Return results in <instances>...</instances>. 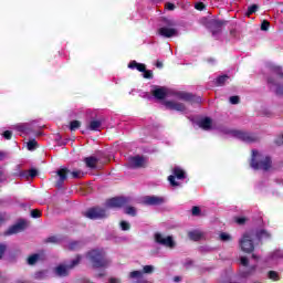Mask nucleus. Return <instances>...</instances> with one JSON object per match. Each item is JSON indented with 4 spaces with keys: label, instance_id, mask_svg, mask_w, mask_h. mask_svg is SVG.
Returning <instances> with one entry per match:
<instances>
[{
    "label": "nucleus",
    "instance_id": "4",
    "mask_svg": "<svg viewBox=\"0 0 283 283\" xmlns=\"http://www.w3.org/2000/svg\"><path fill=\"white\" fill-rule=\"evenodd\" d=\"M82 216L88 220H105L106 218H109L107 208H101L98 206L88 208L86 211L82 212Z\"/></svg>",
    "mask_w": 283,
    "mask_h": 283
},
{
    "label": "nucleus",
    "instance_id": "21",
    "mask_svg": "<svg viewBox=\"0 0 283 283\" xmlns=\"http://www.w3.org/2000/svg\"><path fill=\"white\" fill-rule=\"evenodd\" d=\"M84 163L88 169H96V165L98 164V158L95 156L86 157Z\"/></svg>",
    "mask_w": 283,
    "mask_h": 283
},
{
    "label": "nucleus",
    "instance_id": "25",
    "mask_svg": "<svg viewBox=\"0 0 283 283\" xmlns=\"http://www.w3.org/2000/svg\"><path fill=\"white\" fill-rule=\"evenodd\" d=\"M190 240H193V242H198L199 240H202V233L200 230L190 231L188 233Z\"/></svg>",
    "mask_w": 283,
    "mask_h": 283
},
{
    "label": "nucleus",
    "instance_id": "12",
    "mask_svg": "<svg viewBox=\"0 0 283 283\" xmlns=\"http://www.w3.org/2000/svg\"><path fill=\"white\" fill-rule=\"evenodd\" d=\"M142 202L146 207H160V205H165V199L158 196H145Z\"/></svg>",
    "mask_w": 283,
    "mask_h": 283
},
{
    "label": "nucleus",
    "instance_id": "2",
    "mask_svg": "<svg viewBox=\"0 0 283 283\" xmlns=\"http://www.w3.org/2000/svg\"><path fill=\"white\" fill-rule=\"evenodd\" d=\"M250 166L255 171H271L273 169V160L271 157L264 156L260 151L253 149Z\"/></svg>",
    "mask_w": 283,
    "mask_h": 283
},
{
    "label": "nucleus",
    "instance_id": "19",
    "mask_svg": "<svg viewBox=\"0 0 283 283\" xmlns=\"http://www.w3.org/2000/svg\"><path fill=\"white\" fill-rule=\"evenodd\" d=\"M54 272L57 277H67L70 275V268L67 265H57Z\"/></svg>",
    "mask_w": 283,
    "mask_h": 283
},
{
    "label": "nucleus",
    "instance_id": "6",
    "mask_svg": "<svg viewBox=\"0 0 283 283\" xmlns=\"http://www.w3.org/2000/svg\"><path fill=\"white\" fill-rule=\"evenodd\" d=\"M67 174H71L73 178H83V176H85V174L81 170L70 171V169H67V168H61L56 171L59 179L55 184V187L57 189H63V182H65V180H67Z\"/></svg>",
    "mask_w": 283,
    "mask_h": 283
},
{
    "label": "nucleus",
    "instance_id": "27",
    "mask_svg": "<svg viewBox=\"0 0 283 283\" xmlns=\"http://www.w3.org/2000/svg\"><path fill=\"white\" fill-rule=\"evenodd\" d=\"M254 235H256V238L259 240H262V238H271V233H269V231L262 229V230H258L256 232H254Z\"/></svg>",
    "mask_w": 283,
    "mask_h": 283
},
{
    "label": "nucleus",
    "instance_id": "23",
    "mask_svg": "<svg viewBox=\"0 0 283 283\" xmlns=\"http://www.w3.org/2000/svg\"><path fill=\"white\" fill-rule=\"evenodd\" d=\"M255 269H258V265H252L250 269L240 272L239 276L247 280V277H251L255 273Z\"/></svg>",
    "mask_w": 283,
    "mask_h": 283
},
{
    "label": "nucleus",
    "instance_id": "14",
    "mask_svg": "<svg viewBox=\"0 0 283 283\" xmlns=\"http://www.w3.org/2000/svg\"><path fill=\"white\" fill-rule=\"evenodd\" d=\"M129 165L133 169H140L147 165V159L140 155L129 158Z\"/></svg>",
    "mask_w": 283,
    "mask_h": 283
},
{
    "label": "nucleus",
    "instance_id": "56",
    "mask_svg": "<svg viewBox=\"0 0 283 283\" xmlns=\"http://www.w3.org/2000/svg\"><path fill=\"white\" fill-rule=\"evenodd\" d=\"M241 264H242L243 266H249V259H248L247 256H242V258H241Z\"/></svg>",
    "mask_w": 283,
    "mask_h": 283
},
{
    "label": "nucleus",
    "instance_id": "20",
    "mask_svg": "<svg viewBox=\"0 0 283 283\" xmlns=\"http://www.w3.org/2000/svg\"><path fill=\"white\" fill-rule=\"evenodd\" d=\"M20 178H25L29 180V178H36L39 176V170L36 168H31L30 170H23L19 174Z\"/></svg>",
    "mask_w": 283,
    "mask_h": 283
},
{
    "label": "nucleus",
    "instance_id": "32",
    "mask_svg": "<svg viewBox=\"0 0 283 283\" xmlns=\"http://www.w3.org/2000/svg\"><path fill=\"white\" fill-rule=\"evenodd\" d=\"M82 259L83 258L81 256V254H77L76 258L71 261V264L67 265V269L72 270L74 269V266H78V264H81Z\"/></svg>",
    "mask_w": 283,
    "mask_h": 283
},
{
    "label": "nucleus",
    "instance_id": "60",
    "mask_svg": "<svg viewBox=\"0 0 283 283\" xmlns=\"http://www.w3.org/2000/svg\"><path fill=\"white\" fill-rule=\"evenodd\" d=\"M155 66H156L158 70H163V67H164L163 61L157 60L156 63H155Z\"/></svg>",
    "mask_w": 283,
    "mask_h": 283
},
{
    "label": "nucleus",
    "instance_id": "24",
    "mask_svg": "<svg viewBox=\"0 0 283 283\" xmlns=\"http://www.w3.org/2000/svg\"><path fill=\"white\" fill-rule=\"evenodd\" d=\"M211 123L212 122L210 117H205L199 122V127H201V129H205L206 132H209V129H211Z\"/></svg>",
    "mask_w": 283,
    "mask_h": 283
},
{
    "label": "nucleus",
    "instance_id": "29",
    "mask_svg": "<svg viewBox=\"0 0 283 283\" xmlns=\"http://www.w3.org/2000/svg\"><path fill=\"white\" fill-rule=\"evenodd\" d=\"M258 10H260V6L251 4L250 7H248V10L245 12V17H251V14H255V12H258Z\"/></svg>",
    "mask_w": 283,
    "mask_h": 283
},
{
    "label": "nucleus",
    "instance_id": "8",
    "mask_svg": "<svg viewBox=\"0 0 283 283\" xmlns=\"http://www.w3.org/2000/svg\"><path fill=\"white\" fill-rule=\"evenodd\" d=\"M132 202V198L129 197H113L107 199L105 202L106 209H123V207H127Z\"/></svg>",
    "mask_w": 283,
    "mask_h": 283
},
{
    "label": "nucleus",
    "instance_id": "59",
    "mask_svg": "<svg viewBox=\"0 0 283 283\" xmlns=\"http://www.w3.org/2000/svg\"><path fill=\"white\" fill-rule=\"evenodd\" d=\"M270 70H272V72H282V66L272 65Z\"/></svg>",
    "mask_w": 283,
    "mask_h": 283
},
{
    "label": "nucleus",
    "instance_id": "16",
    "mask_svg": "<svg viewBox=\"0 0 283 283\" xmlns=\"http://www.w3.org/2000/svg\"><path fill=\"white\" fill-rule=\"evenodd\" d=\"M12 129H15V132H21L22 134H32L33 132L32 124L30 123L13 125Z\"/></svg>",
    "mask_w": 283,
    "mask_h": 283
},
{
    "label": "nucleus",
    "instance_id": "10",
    "mask_svg": "<svg viewBox=\"0 0 283 283\" xmlns=\"http://www.w3.org/2000/svg\"><path fill=\"white\" fill-rule=\"evenodd\" d=\"M155 242L167 249H176V241H174V237L171 235L165 237L160 232H157L155 233Z\"/></svg>",
    "mask_w": 283,
    "mask_h": 283
},
{
    "label": "nucleus",
    "instance_id": "43",
    "mask_svg": "<svg viewBox=\"0 0 283 283\" xmlns=\"http://www.w3.org/2000/svg\"><path fill=\"white\" fill-rule=\"evenodd\" d=\"M55 140H56V143H57V145H59L60 147H63V146L67 145V140H69V139L62 140L61 135H57V136L55 137Z\"/></svg>",
    "mask_w": 283,
    "mask_h": 283
},
{
    "label": "nucleus",
    "instance_id": "28",
    "mask_svg": "<svg viewBox=\"0 0 283 283\" xmlns=\"http://www.w3.org/2000/svg\"><path fill=\"white\" fill-rule=\"evenodd\" d=\"M45 244H61V238L56 235L49 237L44 240Z\"/></svg>",
    "mask_w": 283,
    "mask_h": 283
},
{
    "label": "nucleus",
    "instance_id": "48",
    "mask_svg": "<svg viewBox=\"0 0 283 283\" xmlns=\"http://www.w3.org/2000/svg\"><path fill=\"white\" fill-rule=\"evenodd\" d=\"M184 266L185 269H191V266H193V260L186 259V261L184 262Z\"/></svg>",
    "mask_w": 283,
    "mask_h": 283
},
{
    "label": "nucleus",
    "instance_id": "39",
    "mask_svg": "<svg viewBox=\"0 0 283 283\" xmlns=\"http://www.w3.org/2000/svg\"><path fill=\"white\" fill-rule=\"evenodd\" d=\"M124 212L126 216H133V218L136 217V208L134 207H126Z\"/></svg>",
    "mask_w": 283,
    "mask_h": 283
},
{
    "label": "nucleus",
    "instance_id": "46",
    "mask_svg": "<svg viewBox=\"0 0 283 283\" xmlns=\"http://www.w3.org/2000/svg\"><path fill=\"white\" fill-rule=\"evenodd\" d=\"M229 101H230L231 105H238V104H240V96H238V95L231 96L229 98Z\"/></svg>",
    "mask_w": 283,
    "mask_h": 283
},
{
    "label": "nucleus",
    "instance_id": "58",
    "mask_svg": "<svg viewBox=\"0 0 283 283\" xmlns=\"http://www.w3.org/2000/svg\"><path fill=\"white\" fill-rule=\"evenodd\" d=\"M6 220H8V217L6 216V213L0 212V227L1 224H3V222H6Z\"/></svg>",
    "mask_w": 283,
    "mask_h": 283
},
{
    "label": "nucleus",
    "instance_id": "49",
    "mask_svg": "<svg viewBox=\"0 0 283 283\" xmlns=\"http://www.w3.org/2000/svg\"><path fill=\"white\" fill-rule=\"evenodd\" d=\"M220 240H222V242H229V240H231V237L229 235V233H221L220 234Z\"/></svg>",
    "mask_w": 283,
    "mask_h": 283
},
{
    "label": "nucleus",
    "instance_id": "53",
    "mask_svg": "<svg viewBox=\"0 0 283 283\" xmlns=\"http://www.w3.org/2000/svg\"><path fill=\"white\" fill-rule=\"evenodd\" d=\"M31 218H41V212L38 209L31 210Z\"/></svg>",
    "mask_w": 283,
    "mask_h": 283
},
{
    "label": "nucleus",
    "instance_id": "45",
    "mask_svg": "<svg viewBox=\"0 0 283 283\" xmlns=\"http://www.w3.org/2000/svg\"><path fill=\"white\" fill-rule=\"evenodd\" d=\"M268 275H269L270 280H274L275 282H277V280H280V276L277 275V272H275V271H270L268 273Z\"/></svg>",
    "mask_w": 283,
    "mask_h": 283
},
{
    "label": "nucleus",
    "instance_id": "54",
    "mask_svg": "<svg viewBox=\"0 0 283 283\" xmlns=\"http://www.w3.org/2000/svg\"><path fill=\"white\" fill-rule=\"evenodd\" d=\"M165 8H166V10L172 11V10H176V4H174V3H171V2H167V3L165 4Z\"/></svg>",
    "mask_w": 283,
    "mask_h": 283
},
{
    "label": "nucleus",
    "instance_id": "62",
    "mask_svg": "<svg viewBox=\"0 0 283 283\" xmlns=\"http://www.w3.org/2000/svg\"><path fill=\"white\" fill-rule=\"evenodd\" d=\"M108 283H120V281L118 279H116V277H111L108 280Z\"/></svg>",
    "mask_w": 283,
    "mask_h": 283
},
{
    "label": "nucleus",
    "instance_id": "57",
    "mask_svg": "<svg viewBox=\"0 0 283 283\" xmlns=\"http://www.w3.org/2000/svg\"><path fill=\"white\" fill-rule=\"evenodd\" d=\"M143 77L144 78H154V73H151V72H144L143 73Z\"/></svg>",
    "mask_w": 283,
    "mask_h": 283
},
{
    "label": "nucleus",
    "instance_id": "22",
    "mask_svg": "<svg viewBox=\"0 0 283 283\" xmlns=\"http://www.w3.org/2000/svg\"><path fill=\"white\" fill-rule=\"evenodd\" d=\"M85 243L83 241H71L67 245L69 251H80L83 249Z\"/></svg>",
    "mask_w": 283,
    "mask_h": 283
},
{
    "label": "nucleus",
    "instance_id": "44",
    "mask_svg": "<svg viewBox=\"0 0 283 283\" xmlns=\"http://www.w3.org/2000/svg\"><path fill=\"white\" fill-rule=\"evenodd\" d=\"M168 181L170 182L171 187H179L180 184H178V181H176V176L170 175L168 177Z\"/></svg>",
    "mask_w": 283,
    "mask_h": 283
},
{
    "label": "nucleus",
    "instance_id": "17",
    "mask_svg": "<svg viewBox=\"0 0 283 283\" xmlns=\"http://www.w3.org/2000/svg\"><path fill=\"white\" fill-rule=\"evenodd\" d=\"M129 70H137V72H151V70H147V65L144 63H138L137 61L133 60L128 63Z\"/></svg>",
    "mask_w": 283,
    "mask_h": 283
},
{
    "label": "nucleus",
    "instance_id": "11",
    "mask_svg": "<svg viewBox=\"0 0 283 283\" xmlns=\"http://www.w3.org/2000/svg\"><path fill=\"white\" fill-rule=\"evenodd\" d=\"M28 227V222L25 220L20 219L15 224L8 228L7 231H4L3 235H17V233H21V231H25V228Z\"/></svg>",
    "mask_w": 283,
    "mask_h": 283
},
{
    "label": "nucleus",
    "instance_id": "7",
    "mask_svg": "<svg viewBox=\"0 0 283 283\" xmlns=\"http://www.w3.org/2000/svg\"><path fill=\"white\" fill-rule=\"evenodd\" d=\"M283 81V73L279 72L275 73L274 76L268 78V85L271 90V92H274L276 96H283V86L280 85Z\"/></svg>",
    "mask_w": 283,
    "mask_h": 283
},
{
    "label": "nucleus",
    "instance_id": "64",
    "mask_svg": "<svg viewBox=\"0 0 283 283\" xmlns=\"http://www.w3.org/2000/svg\"><path fill=\"white\" fill-rule=\"evenodd\" d=\"M137 283H151L150 281H147V280H140L138 281Z\"/></svg>",
    "mask_w": 283,
    "mask_h": 283
},
{
    "label": "nucleus",
    "instance_id": "1",
    "mask_svg": "<svg viewBox=\"0 0 283 283\" xmlns=\"http://www.w3.org/2000/svg\"><path fill=\"white\" fill-rule=\"evenodd\" d=\"M153 96L157 101H164L167 96H177L179 101H187L188 103H202V97L196 96L187 92H177L165 86H158L153 91Z\"/></svg>",
    "mask_w": 283,
    "mask_h": 283
},
{
    "label": "nucleus",
    "instance_id": "13",
    "mask_svg": "<svg viewBox=\"0 0 283 283\" xmlns=\"http://www.w3.org/2000/svg\"><path fill=\"white\" fill-rule=\"evenodd\" d=\"M229 21L227 20H212L210 22V31L212 35L216 36V34H220V32H222V27L227 25Z\"/></svg>",
    "mask_w": 283,
    "mask_h": 283
},
{
    "label": "nucleus",
    "instance_id": "42",
    "mask_svg": "<svg viewBox=\"0 0 283 283\" xmlns=\"http://www.w3.org/2000/svg\"><path fill=\"white\" fill-rule=\"evenodd\" d=\"M269 28H271V22H269V20H263L261 23V30L263 32H266V30H269Z\"/></svg>",
    "mask_w": 283,
    "mask_h": 283
},
{
    "label": "nucleus",
    "instance_id": "37",
    "mask_svg": "<svg viewBox=\"0 0 283 283\" xmlns=\"http://www.w3.org/2000/svg\"><path fill=\"white\" fill-rule=\"evenodd\" d=\"M199 253H201L202 255L207 254V253H211L213 251V248L208 247V245H201L198 248Z\"/></svg>",
    "mask_w": 283,
    "mask_h": 283
},
{
    "label": "nucleus",
    "instance_id": "61",
    "mask_svg": "<svg viewBox=\"0 0 283 283\" xmlns=\"http://www.w3.org/2000/svg\"><path fill=\"white\" fill-rule=\"evenodd\" d=\"M166 24L168 25V28H174V25H176V23H174V21L171 20H166Z\"/></svg>",
    "mask_w": 283,
    "mask_h": 283
},
{
    "label": "nucleus",
    "instance_id": "18",
    "mask_svg": "<svg viewBox=\"0 0 283 283\" xmlns=\"http://www.w3.org/2000/svg\"><path fill=\"white\" fill-rule=\"evenodd\" d=\"M165 105L166 107H168V109H172L175 112H185L187 109V107H185V104L178 102L168 101L165 103Z\"/></svg>",
    "mask_w": 283,
    "mask_h": 283
},
{
    "label": "nucleus",
    "instance_id": "30",
    "mask_svg": "<svg viewBox=\"0 0 283 283\" xmlns=\"http://www.w3.org/2000/svg\"><path fill=\"white\" fill-rule=\"evenodd\" d=\"M174 175L176 178H178V180H185V178H186V174L179 167L174 169Z\"/></svg>",
    "mask_w": 283,
    "mask_h": 283
},
{
    "label": "nucleus",
    "instance_id": "34",
    "mask_svg": "<svg viewBox=\"0 0 283 283\" xmlns=\"http://www.w3.org/2000/svg\"><path fill=\"white\" fill-rule=\"evenodd\" d=\"M128 277L129 280H140V277H143V271H133L129 273Z\"/></svg>",
    "mask_w": 283,
    "mask_h": 283
},
{
    "label": "nucleus",
    "instance_id": "5",
    "mask_svg": "<svg viewBox=\"0 0 283 283\" xmlns=\"http://www.w3.org/2000/svg\"><path fill=\"white\" fill-rule=\"evenodd\" d=\"M255 237V231L250 230L245 232L239 241L241 251L244 253H253L255 251V245L253 244V238Z\"/></svg>",
    "mask_w": 283,
    "mask_h": 283
},
{
    "label": "nucleus",
    "instance_id": "47",
    "mask_svg": "<svg viewBox=\"0 0 283 283\" xmlns=\"http://www.w3.org/2000/svg\"><path fill=\"white\" fill-rule=\"evenodd\" d=\"M120 229H122V231H129V229H130L129 222L122 221L120 222Z\"/></svg>",
    "mask_w": 283,
    "mask_h": 283
},
{
    "label": "nucleus",
    "instance_id": "3",
    "mask_svg": "<svg viewBox=\"0 0 283 283\" xmlns=\"http://www.w3.org/2000/svg\"><path fill=\"white\" fill-rule=\"evenodd\" d=\"M86 258L90 260L94 269H107L112 261L105 258V252L101 250H92L86 254Z\"/></svg>",
    "mask_w": 283,
    "mask_h": 283
},
{
    "label": "nucleus",
    "instance_id": "36",
    "mask_svg": "<svg viewBox=\"0 0 283 283\" xmlns=\"http://www.w3.org/2000/svg\"><path fill=\"white\" fill-rule=\"evenodd\" d=\"M283 258V251L282 250H276L271 253L270 260H280Z\"/></svg>",
    "mask_w": 283,
    "mask_h": 283
},
{
    "label": "nucleus",
    "instance_id": "33",
    "mask_svg": "<svg viewBox=\"0 0 283 283\" xmlns=\"http://www.w3.org/2000/svg\"><path fill=\"white\" fill-rule=\"evenodd\" d=\"M41 254H32L31 256L28 258V264H30V266H34V264L39 262Z\"/></svg>",
    "mask_w": 283,
    "mask_h": 283
},
{
    "label": "nucleus",
    "instance_id": "50",
    "mask_svg": "<svg viewBox=\"0 0 283 283\" xmlns=\"http://www.w3.org/2000/svg\"><path fill=\"white\" fill-rule=\"evenodd\" d=\"M191 213H192V216H200V213H201L200 207L193 206Z\"/></svg>",
    "mask_w": 283,
    "mask_h": 283
},
{
    "label": "nucleus",
    "instance_id": "15",
    "mask_svg": "<svg viewBox=\"0 0 283 283\" xmlns=\"http://www.w3.org/2000/svg\"><path fill=\"white\" fill-rule=\"evenodd\" d=\"M157 34L164 39H171L178 36V30L169 27H161L158 29Z\"/></svg>",
    "mask_w": 283,
    "mask_h": 283
},
{
    "label": "nucleus",
    "instance_id": "55",
    "mask_svg": "<svg viewBox=\"0 0 283 283\" xmlns=\"http://www.w3.org/2000/svg\"><path fill=\"white\" fill-rule=\"evenodd\" d=\"M3 138H6L7 140H10L12 138V132L10 130H6L3 134H2Z\"/></svg>",
    "mask_w": 283,
    "mask_h": 283
},
{
    "label": "nucleus",
    "instance_id": "38",
    "mask_svg": "<svg viewBox=\"0 0 283 283\" xmlns=\"http://www.w3.org/2000/svg\"><path fill=\"white\" fill-rule=\"evenodd\" d=\"M27 147H28L29 151H34V149H36V147H39V144L36 143V139H31L27 143Z\"/></svg>",
    "mask_w": 283,
    "mask_h": 283
},
{
    "label": "nucleus",
    "instance_id": "41",
    "mask_svg": "<svg viewBox=\"0 0 283 283\" xmlns=\"http://www.w3.org/2000/svg\"><path fill=\"white\" fill-rule=\"evenodd\" d=\"M6 251H8V244L0 243V260H3V255H6Z\"/></svg>",
    "mask_w": 283,
    "mask_h": 283
},
{
    "label": "nucleus",
    "instance_id": "31",
    "mask_svg": "<svg viewBox=\"0 0 283 283\" xmlns=\"http://www.w3.org/2000/svg\"><path fill=\"white\" fill-rule=\"evenodd\" d=\"M101 125H103L101 120H92L90 123L88 129H91V132H98V128L101 127Z\"/></svg>",
    "mask_w": 283,
    "mask_h": 283
},
{
    "label": "nucleus",
    "instance_id": "35",
    "mask_svg": "<svg viewBox=\"0 0 283 283\" xmlns=\"http://www.w3.org/2000/svg\"><path fill=\"white\" fill-rule=\"evenodd\" d=\"M156 270V268H154V265H144L143 266V275L147 274V275H151V273H154V271Z\"/></svg>",
    "mask_w": 283,
    "mask_h": 283
},
{
    "label": "nucleus",
    "instance_id": "63",
    "mask_svg": "<svg viewBox=\"0 0 283 283\" xmlns=\"http://www.w3.org/2000/svg\"><path fill=\"white\" fill-rule=\"evenodd\" d=\"M180 280H182L180 276H175L174 277V282H180Z\"/></svg>",
    "mask_w": 283,
    "mask_h": 283
},
{
    "label": "nucleus",
    "instance_id": "40",
    "mask_svg": "<svg viewBox=\"0 0 283 283\" xmlns=\"http://www.w3.org/2000/svg\"><path fill=\"white\" fill-rule=\"evenodd\" d=\"M78 127H81V122H78V120L71 122V124H70L71 132H76V129H78Z\"/></svg>",
    "mask_w": 283,
    "mask_h": 283
},
{
    "label": "nucleus",
    "instance_id": "26",
    "mask_svg": "<svg viewBox=\"0 0 283 283\" xmlns=\"http://www.w3.org/2000/svg\"><path fill=\"white\" fill-rule=\"evenodd\" d=\"M227 81H229V75L224 74V75H220L214 80V84L218 87H222V85H224V83H227Z\"/></svg>",
    "mask_w": 283,
    "mask_h": 283
},
{
    "label": "nucleus",
    "instance_id": "51",
    "mask_svg": "<svg viewBox=\"0 0 283 283\" xmlns=\"http://www.w3.org/2000/svg\"><path fill=\"white\" fill-rule=\"evenodd\" d=\"M195 8H196V10L202 11V10H205V9L207 8V6H205L203 2H197V3L195 4Z\"/></svg>",
    "mask_w": 283,
    "mask_h": 283
},
{
    "label": "nucleus",
    "instance_id": "9",
    "mask_svg": "<svg viewBox=\"0 0 283 283\" xmlns=\"http://www.w3.org/2000/svg\"><path fill=\"white\" fill-rule=\"evenodd\" d=\"M227 134H231V136L242 140L243 143H258L260 139L258 135L244 130H229Z\"/></svg>",
    "mask_w": 283,
    "mask_h": 283
},
{
    "label": "nucleus",
    "instance_id": "52",
    "mask_svg": "<svg viewBox=\"0 0 283 283\" xmlns=\"http://www.w3.org/2000/svg\"><path fill=\"white\" fill-rule=\"evenodd\" d=\"M235 222H237V224H245L247 223V218H244V217H238V218H235Z\"/></svg>",
    "mask_w": 283,
    "mask_h": 283
}]
</instances>
